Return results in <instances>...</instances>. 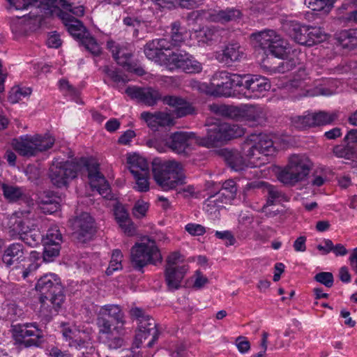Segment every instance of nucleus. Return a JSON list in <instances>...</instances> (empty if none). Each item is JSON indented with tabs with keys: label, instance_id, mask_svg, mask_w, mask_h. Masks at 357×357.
Wrapping results in <instances>:
<instances>
[{
	"label": "nucleus",
	"instance_id": "f257e3e1",
	"mask_svg": "<svg viewBox=\"0 0 357 357\" xmlns=\"http://www.w3.org/2000/svg\"><path fill=\"white\" fill-rule=\"evenodd\" d=\"M78 173L89 178V158L82 157L71 161L56 158L52 161L50 167L49 177L54 185L62 188L66 186Z\"/></svg>",
	"mask_w": 357,
	"mask_h": 357
},
{
	"label": "nucleus",
	"instance_id": "f03ea898",
	"mask_svg": "<svg viewBox=\"0 0 357 357\" xmlns=\"http://www.w3.org/2000/svg\"><path fill=\"white\" fill-rule=\"evenodd\" d=\"M152 172L154 181L163 190H172L185 183L183 167L179 162L155 158L152 162Z\"/></svg>",
	"mask_w": 357,
	"mask_h": 357
},
{
	"label": "nucleus",
	"instance_id": "7ed1b4c3",
	"mask_svg": "<svg viewBox=\"0 0 357 357\" xmlns=\"http://www.w3.org/2000/svg\"><path fill=\"white\" fill-rule=\"evenodd\" d=\"M211 112L238 121H246L255 126L261 123L266 119L262 107L255 105H245L241 107L233 105L212 104L209 105Z\"/></svg>",
	"mask_w": 357,
	"mask_h": 357
},
{
	"label": "nucleus",
	"instance_id": "20e7f679",
	"mask_svg": "<svg viewBox=\"0 0 357 357\" xmlns=\"http://www.w3.org/2000/svg\"><path fill=\"white\" fill-rule=\"evenodd\" d=\"M162 261V255L154 240L137 243L131 248L130 262L137 270L141 271L148 264L156 266Z\"/></svg>",
	"mask_w": 357,
	"mask_h": 357
},
{
	"label": "nucleus",
	"instance_id": "39448f33",
	"mask_svg": "<svg viewBox=\"0 0 357 357\" xmlns=\"http://www.w3.org/2000/svg\"><path fill=\"white\" fill-rule=\"evenodd\" d=\"M312 167V162L305 155H292L287 166L278 176L284 184L293 185L304 179Z\"/></svg>",
	"mask_w": 357,
	"mask_h": 357
},
{
	"label": "nucleus",
	"instance_id": "423d86ee",
	"mask_svg": "<svg viewBox=\"0 0 357 357\" xmlns=\"http://www.w3.org/2000/svg\"><path fill=\"white\" fill-rule=\"evenodd\" d=\"M55 139L50 134L44 135L22 136L20 139H14L13 146L15 150L22 156H33L39 152L50 149Z\"/></svg>",
	"mask_w": 357,
	"mask_h": 357
},
{
	"label": "nucleus",
	"instance_id": "0eeeda50",
	"mask_svg": "<svg viewBox=\"0 0 357 357\" xmlns=\"http://www.w3.org/2000/svg\"><path fill=\"white\" fill-rule=\"evenodd\" d=\"M96 324L99 333H109L112 331V326L115 325L114 330L120 333L123 329L125 316L121 307L118 305H105L102 306L98 312Z\"/></svg>",
	"mask_w": 357,
	"mask_h": 357
},
{
	"label": "nucleus",
	"instance_id": "6e6552de",
	"mask_svg": "<svg viewBox=\"0 0 357 357\" xmlns=\"http://www.w3.org/2000/svg\"><path fill=\"white\" fill-rule=\"evenodd\" d=\"M130 315L136 319L139 322L138 331L136 333L134 344L139 348L143 342L151 337L148 343V347H151L157 341L159 332L157 329V324L155 320L140 308L135 307L131 309Z\"/></svg>",
	"mask_w": 357,
	"mask_h": 357
},
{
	"label": "nucleus",
	"instance_id": "1a4fd4ad",
	"mask_svg": "<svg viewBox=\"0 0 357 357\" xmlns=\"http://www.w3.org/2000/svg\"><path fill=\"white\" fill-rule=\"evenodd\" d=\"M15 342L24 347H40L44 342L43 331L36 322H26L12 326Z\"/></svg>",
	"mask_w": 357,
	"mask_h": 357
},
{
	"label": "nucleus",
	"instance_id": "9d476101",
	"mask_svg": "<svg viewBox=\"0 0 357 357\" xmlns=\"http://www.w3.org/2000/svg\"><path fill=\"white\" fill-rule=\"evenodd\" d=\"M284 28L295 42L302 45L312 46L326 39V35L318 27L289 22L284 25Z\"/></svg>",
	"mask_w": 357,
	"mask_h": 357
},
{
	"label": "nucleus",
	"instance_id": "9b49d317",
	"mask_svg": "<svg viewBox=\"0 0 357 357\" xmlns=\"http://www.w3.org/2000/svg\"><path fill=\"white\" fill-rule=\"evenodd\" d=\"M251 38L264 50L278 58H282L286 54L287 43L274 30H264L253 33Z\"/></svg>",
	"mask_w": 357,
	"mask_h": 357
},
{
	"label": "nucleus",
	"instance_id": "f8f14e48",
	"mask_svg": "<svg viewBox=\"0 0 357 357\" xmlns=\"http://www.w3.org/2000/svg\"><path fill=\"white\" fill-rule=\"evenodd\" d=\"M242 75L227 71L216 72L211 78L213 93L217 96L229 97L233 94L232 89L242 86Z\"/></svg>",
	"mask_w": 357,
	"mask_h": 357
},
{
	"label": "nucleus",
	"instance_id": "ddd939ff",
	"mask_svg": "<svg viewBox=\"0 0 357 357\" xmlns=\"http://www.w3.org/2000/svg\"><path fill=\"white\" fill-rule=\"evenodd\" d=\"M59 17L69 33L78 42L79 45L86 50H89V31L82 22L66 12H61Z\"/></svg>",
	"mask_w": 357,
	"mask_h": 357
},
{
	"label": "nucleus",
	"instance_id": "4468645a",
	"mask_svg": "<svg viewBox=\"0 0 357 357\" xmlns=\"http://www.w3.org/2000/svg\"><path fill=\"white\" fill-rule=\"evenodd\" d=\"M97 191L104 199H114L110 185L100 171V163L98 159L91 156V191Z\"/></svg>",
	"mask_w": 357,
	"mask_h": 357
},
{
	"label": "nucleus",
	"instance_id": "2eb2a0df",
	"mask_svg": "<svg viewBox=\"0 0 357 357\" xmlns=\"http://www.w3.org/2000/svg\"><path fill=\"white\" fill-rule=\"evenodd\" d=\"M166 66L170 70L181 69L187 73H199L202 69V64L187 53L172 52L169 54Z\"/></svg>",
	"mask_w": 357,
	"mask_h": 357
},
{
	"label": "nucleus",
	"instance_id": "dca6fc26",
	"mask_svg": "<svg viewBox=\"0 0 357 357\" xmlns=\"http://www.w3.org/2000/svg\"><path fill=\"white\" fill-rule=\"evenodd\" d=\"M35 289L40 296H65L60 278L52 273L41 276L38 280Z\"/></svg>",
	"mask_w": 357,
	"mask_h": 357
},
{
	"label": "nucleus",
	"instance_id": "f3484780",
	"mask_svg": "<svg viewBox=\"0 0 357 357\" xmlns=\"http://www.w3.org/2000/svg\"><path fill=\"white\" fill-rule=\"evenodd\" d=\"M172 47V44L167 38H156L144 45V52L149 59L166 65L169 55L165 51L170 50Z\"/></svg>",
	"mask_w": 357,
	"mask_h": 357
},
{
	"label": "nucleus",
	"instance_id": "a211bd4d",
	"mask_svg": "<svg viewBox=\"0 0 357 357\" xmlns=\"http://www.w3.org/2000/svg\"><path fill=\"white\" fill-rule=\"evenodd\" d=\"M65 301V296H40L39 316L46 321H49L56 315Z\"/></svg>",
	"mask_w": 357,
	"mask_h": 357
},
{
	"label": "nucleus",
	"instance_id": "6ab92c4d",
	"mask_svg": "<svg viewBox=\"0 0 357 357\" xmlns=\"http://www.w3.org/2000/svg\"><path fill=\"white\" fill-rule=\"evenodd\" d=\"M8 225L18 235L30 231V228L33 229V227H36L34 215L29 211H15L9 218Z\"/></svg>",
	"mask_w": 357,
	"mask_h": 357
},
{
	"label": "nucleus",
	"instance_id": "aec40b11",
	"mask_svg": "<svg viewBox=\"0 0 357 357\" xmlns=\"http://www.w3.org/2000/svg\"><path fill=\"white\" fill-rule=\"evenodd\" d=\"M126 93L131 98L137 99L139 102L148 106H153L162 99V94L160 91L152 87L128 86Z\"/></svg>",
	"mask_w": 357,
	"mask_h": 357
},
{
	"label": "nucleus",
	"instance_id": "412c9836",
	"mask_svg": "<svg viewBox=\"0 0 357 357\" xmlns=\"http://www.w3.org/2000/svg\"><path fill=\"white\" fill-rule=\"evenodd\" d=\"M199 144V137L194 132H176L166 140V145L172 151L177 153H184L192 142Z\"/></svg>",
	"mask_w": 357,
	"mask_h": 357
},
{
	"label": "nucleus",
	"instance_id": "4be33fe9",
	"mask_svg": "<svg viewBox=\"0 0 357 357\" xmlns=\"http://www.w3.org/2000/svg\"><path fill=\"white\" fill-rule=\"evenodd\" d=\"M227 141L224 123L213 124L207 130L205 137H199V144L206 147L218 146Z\"/></svg>",
	"mask_w": 357,
	"mask_h": 357
},
{
	"label": "nucleus",
	"instance_id": "5701e85b",
	"mask_svg": "<svg viewBox=\"0 0 357 357\" xmlns=\"http://www.w3.org/2000/svg\"><path fill=\"white\" fill-rule=\"evenodd\" d=\"M71 226L77 243H86L89 240V214L82 213L73 220Z\"/></svg>",
	"mask_w": 357,
	"mask_h": 357
},
{
	"label": "nucleus",
	"instance_id": "b1692460",
	"mask_svg": "<svg viewBox=\"0 0 357 357\" xmlns=\"http://www.w3.org/2000/svg\"><path fill=\"white\" fill-rule=\"evenodd\" d=\"M25 258V250L23 244L13 243L4 250L2 261L8 267L13 266V270L14 271L16 266L20 264L22 261H24Z\"/></svg>",
	"mask_w": 357,
	"mask_h": 357
},
{
	"label": "nucleus",
	"instance_id": "393cba45",
	"mask_svg": "<svg viewBox=\"0 0 357 357\" xmlns=\"http://www.w3.org/2000/svg\"><path fill=\"white\" fill-rule=\"evenodd\" d=\"M114 215L120 228L128 236H133L135 234V227L131 220L129 213L125 206L116 202L114 206Z\"/></svg>",
	"mask_w": 357,
	"mask_h": 357
},
{
	"label": "nucleus",
	"instance_id": "a878e982",
	"mask_svg": "<svg viewBox=\"0 0 357 357\" xmlns=\"http://www.w3.org/2000/svg\"><path fill=\"white\" fill-rule=\"evenodd\" d=\"M241 153L244 155L248 166L252 167H260L265 163V159L256 145L249 138L246 139L241 144Z\"/></svg>",
	"mask_w": 357,
	"mask_h": 357
},
{
	"label": "nucleus",
	"instance_id": "bb28decb",
	"mask_svg": "<svg viewBox=\"0 0 357 357\" xmlns=\"http://www.w3.org/2000/svg\"><path fill=\"white\" fill-rule=\"evenodd\" d=\"M188 270V266L185 264L175 268L165 269V280L169 290H176L181 287L182 280Z\"/></svg>",
	"mask_w": 357,
	"mask_h": 357
},
{
	"label": "nucleus",
	"instance_id": "cd10ccee",
	"mask_svg": "<svg viewBox=\"0 0 357 357\" xmlns=\"http://www.w3.org/2000/svg\"><path fill=\"white\" fill-rule=\"evenodd\" d=\"M40 259V255L36 251H31L29 258H25L24 261L15 266L14 271H17L16 275L20 276L22 279H26L40 266L38 260Z\"/></svg>",
	"mask_w": 357,
	"mask_h": 357
},
{
	"label": "nucleus",
	"instance_id": "c85d7f7f",
	"mask_svg": "<svg viewBox=\"0 0 357 357\" xmlns=\"http://www.w3.org/2000/svg\"><path fill=\"white\" fill-rule=\"evenodd\" d=\"M242 86L252 93H261L268 91L271 84L268 79L260 75H242Z\"/></svg>",
	"mask_w": 357,
	"mask_h": 357
},
{
	"label": "nucleus",
	"instance_id": "c756f323",
	"mask_svg": "<svg viewBox=\"0 0 357 357\" xmlns=\"http://www.w3.org/2000/svg\"><path fill=\"white\" fill-rule=\"evenodd\" d=\"M309 77L303 68H300L294 77L287 83L286 89L291 93L298 92L300 96L305 95L304 92L308 86Z\"/></svg>",
	"mask_w": 357,
	"mask_h": 357
},
{
	"label": "nucleus",
	"instance_id": "7c9ffc66",
	"mask_svg": "<svg viewBox=\"0 0 357 357\" xmlns=\"http://www.w3.org/2000/svg\"><path fill=\"white\" fill-rule=\"evenodd\" d=\"M107 45L117 63L126 67L132 56V51L128 49V45H121L113 40L108 41Z\"/></svg>",
	"mask_w": 357,
	"mask_h": 357
},
{
	"label": "nucleus",
	"instance_id": "2f4dec72",
	"mask_svg": "<svg viewBox=\"0 0 357 357\" xmlns=\"http://www.w3.org/2000/svg\"><path fill=\"white\" fill-rule=\"evenodd\" d=\"M141 118L144 120L149 126L155 128L160 126H170L174 124V119L169 114L156 112L151 113L144 112L141 114Z\"/></svg>",
	"mask_w": 357,
	"mask_h": 357
},
{
	"label": "nucleus",
	"instance_id": "473e14b6",
	"mask_svg": "<svg viewBox=\"0 0 357 357\" xmlns=\"http://www.w3.org/2000/svg\"><path fill=\"white\" fill-rule=\"evenodd\" d=\"M38 202L45 213H52L59 208L61 198L52 191H45L38 196Z\"/></svg>",
	"mask_w": 357,
	"mask_h": 357
},
{
	"label": "nucleus",
	"instance_id": "72a5a7b5",
	"mask_svg": "<svg viewBox=\"0 0 357 357\" xmlns=\"http://www.w3.org/2000/svg\"><path fill=\"white\" fill-rule=\"evenodd\" d=\"M127 162L133 176H137L141 173L144 175L149 173V164L144 157L135 153L128 157Z\"/></svg>",
	"mask_w": 357,
	"mask_h": 357
},
{
	"label": "nucleus",
	"instance_id": "f704fd0d",
	"mask_svg": "<svg viewBox=\"0 0 357 357\" xmlns=\"http://www.w3.org/2000/svg\"><path fill=\"white\" fill-rule=\"evenodd\" d=\"M224 29L215 26H206L200 29L197 33L199 42L211 45L221 40Z\"/></svg>",
	"mask_w": 357,
	"mask_h": 357
},
{
	"label": "nucleus",
	"instance_id": "c9c22d12",
	"mask_svg": "<svg viewBox=\"0 0 357 357\" xmlns=\"http://www.w3.org/2000/svg\"><path fill=\"white\" fill-rule=\"evenodd\" d=\"M241 16L239 10L235 8H227L226 10H220L214 11L209 15V19L212 22H220L222 24L231 21H234Z\"/></svg>",
	"mask_w": 357,
	"mask_h": 357
},
{
	"label": "nucleus",
	"instance_id": "e433bc0d",
	"mask_svg": "<svg viewBox=\"0 0 357 357\" xmlns=\"http://www.w3.org/2000/svg\"><path fill=\"white\" fill-rule=\"evenodd\" d=\"M333 153L338 158L347 160H357V144L350 143L347 141L346 144H339L333 148Z\"/></svg>",
	"mask_w": 357,
	"mask_h": 357
},
{
	"label": "nucleus",
	"instance_id": "4c0bfd02",
	"mask_svg": "<svg viewBox=\"0 0 357 357\" xmlns=\"http://www.w3.org/2000/svg\"><path fill=\"white\" fill-rule=\"evenodd\" d=\"M248 138L252 140L254 145H256V147L266 160L268 155V152L273 148V142L271 139L265 134L252 135Z\"/></svg>",
	"mask_w": 357,
	"mask_h": 357
},
{
	"label": "nucleus",
	"instance_id": "58836bf2",
	"mask_svg": "<svg viewBox=\"0 0 357 357\" xmlns=\"http://www.w3.org/2000/svg\"><path fill=\"white\" fill-rule=\"evenodd\" d=\"M243 56V51L238 43L227 45L223 50L222 61L227 63L238 61Z\"/></svg>",
	"mask_w": 357,
	"mask_h": 357
},
{
	"label": "nucleus",
	"instance_id": "ea45409f",
	"mask_svg": "<svg viewBox=\"0 0 357 357\" xmlns=\"http://www.w3.org/2000/svg\"><path fill=\"white\" fill-rule=\"evenodd\" d=\"M226 159L229 166L235 171L242 170L244 167H248L245 158L241 151H230L227 153Z\"/></svg>",
	"mask_w": 357,
	"mask_h": 357
},
{
	"label": "nucleus",
	"instance_id": "a19ab883",
	"mask_svg": "<svg viewBox=\"0 0 357 357\" xmlns=\"http://www.w3.org/2000/svg\"><path fill=\"white\" fill-rule=\"evenodd\" d=\"M59 87L60 91L68 100H73L78 104L82 103L79 98V91L70 85L68 80L64 79L59 80Z\"/></svg>",
	"mask_w": 357,
	"mask_h": 357
},
{
	"label": "nucleus",
	"instance_id": "79ce46f5",
	"mask_svg": "<svg viewBox=\"0 0 357 357\" xmlns=\"http://www.w3.org/2000/svg\"><path fill=\"white\" fill-rule=\"evenodd\" d=\"M264 192L267 193V205H273L277 202H287V197L277 187L269 183L266 185Z\"/></svg>",
	"mask_w": 357,
	"mask_h": 357
},
{
	"label": "nucleus",
	"instance_id": "37998d69",
	"mask_svg": "<svg viewBox=\"0 0 357 357\" xmlns=\"http://www.w3.org/2000/svg\"><path fill=\"white\" fill-rule=\"evenodd\" d=\"M20 236V238L30 247L37 246L40 241L43 242V238L40 231L36 229V227H33V229L30 228V231L22 233Z\"/></svg>",
	"mask_w": 357,
	"mask_h": 357
},
{
	"label": "nucleus",
	"instance_id": "c03bdc74",
	"mask_svg": "<svg viewBox=\"0 0 357 357\" xmlns=\"http://www.w3.org/2000/svg\"><path fill=\"white\" fill-rule=\"evenodd\" d=\"M185 29L181 26L179 21H176L171 24V41L172 46L179 45L184 41Z\"/></svg>",
	"mask_w": 357,
	"mask_h": 357
},
{
	"label": "nucleus",
	"instance_id": "a18cd8bd",
	"mask_svg": "<svg viewBox=\"0 0 357 357\" xmlns=\"http://www.w3.org/2000/svg\"><path fill=\"white\" fill-rule=\"evenodd\" d=\"M63 241L62 234L57 225L51 226L43 238V243H48L52 245H59Z\"/></svg>",
	"mask_w": 357,
	"mask_h": 357
},
{
	"label": "nucleus",
	"instance_id": "49530a36",
	"mask_svg": "<svg viewBox=\"0 0 357 357\" xmlns=\"http://www.w3.org/2000/svg\"><path fill=\"white\" fill-rule=\"evenodd\" d=\"M291 122L293 126L299 130H304L310 127H314L312 113L306 115L292 117Z\"/></svg>",
	"mask_w": 357,
	"mask_h": 357
},
{
	"label": "nucleus",
	"instance_id": "de8ad7c7",
	"mask_svg": "<svg viewBox=\"0 0 357 357\" xmlns=\"http://www.w3.org/2000/svg\"><path fill=\"white\" fill-rule=\"evenodd\" d=\"M2 190L4 197L11 202L18 200L23 195L22 188L13 185L3 183Z\"/></svg>",
	"mask_w": 357,
	"mask_h": 357
},
{
	"label": "nucleus",
	"instance_id": "09e8293b",
	"mask_svg": "<svg viewBox=\"0 0 357 357\" xmlns=\"http://www.w3.org/2000/svg\"><path fill=\"white\" fill-rule=\"evenodd\" d=\"M314 126H319L332 123L337 118L336 113H328L324 111L312 113Z\"/></svg>",
	"mask_w": 357,
	"mask_h": 357
},
{
	"label": "nucleus",
	"instance_id": "8fccbe9b",
	"mask_svg": "<svg viewBox=\"0 0 357 357\" xmlns=\"http://www.w3.org/2000/svg\"><path fill=\"white\" fill-rule=\"evenodd\" d=\"M335 0H305V3L313 10L329 12Z\"/></svg>",
	"mask_w": 357,
	"mask_h": 357
},
{
	"label": "nucleus",
	"instance_id": "3c124183",
	"mask_svg": "<svg viewBox=\"0 0 357 357\" xmlns=\"http://www.w3.org/2000/svg\"><path fill=\"white\" fill-rule=\"evenodd\" d=\"M123 255L120 250L113 251L109 265L106 270L107 275H111L114 271L121 269Z\"/></svg>",
	"mask_w": 357,
	"mask_h": 357
},
{
	"label": "nucleus",
	"instance_id": "603ef678",
	"mask_svg": "<svg viewBox=\"0 0 357 357\" xmlns=\"http://www.w3.org/2000/svg\"><path fill=\"white\" fill-rule=\"evenodd\" d=\"M100 333L106 335L103 342L109 349H117L124 344L123 338L119 336H114L112 331L109 333Z\"/></svg>",
	"mask_w": 357,
	"mask_h": 357
},
{
	"label": "nucleus",
	"instance_id": "864d4df0",
	"mask_svg": "<svg viewBox=\"0 0 357 357\" xmlns=\"http://www.w3.org/2000/svg\"><path fill=\"white\" fill-rule=\"evenodd\" d=\"M224 128H225L227 141L233 138L240 137L245 133V129L236 124L224 123Z\"/></svg>",
	"mask_w": 357,
	"mask_h": 357
},
{
	"label": "nucleus",
	"instance_id": "5fc2aeb1",
	"mask_svg": "<svg viewBox=\"0 0 357 357\" xmlns=\"http://www.w3.org/2000/svg\"><path fill=\"white\" fill-rule=\"evenodd\" d=\"M78 333H83L84 335V337L79 336V337L69 342L68 345L70 347H75L77 350H82V349H87L88 341L89 340V334L86 332L84 329H79Z\"/></svg>",
	"mask_w": 357,
	"mask_h": 357
},
{
	"label": "nucleus",
	"instance_id": "6e6d98bb",
	"mask_svg": "<svg viewBox=\"0 0 357 357\" xmlns=\"http://www.w3.org/2000/svg\"><path fill=\"white\" fill-rule=\"evenodd\" d=\"M222 190L223 192L220 194L221 195H225L229 199H234L237 192L236 182L231 179L225 181L222 184Z\"/></svg>",
	"mask_w": 357,
	"mask_h": 357
},
{
	"label": "nucleus",
	"instance_id": "4d7b16f0",
	"mask_svg": "<svg viewBox=\"0 0 357 357\" xmlns=\"http://www.w3.org/2000/svg\"><path fill=\"white\" fill-rule=\"evenodd\" d=\"M314 279L328 288L332 287L334 282L333 275L330 272H320L314 275Z\"/></svg>",
	"mask_w": 357,
	"mask_h": 357
},
{
	"label": "nucleus",
	"instance_id": "13d9d810",
	"mask_svg": "<svg viewBox=\"0 0 357 357\" xmlns=\"http://www.w3.org/2000/svg\"><path fill=\"white\" fill-rule=\"evenodd\" d=\"M44 245V252L43 256L44 259L47 261H50L52 258L56 257L59 254L61 244L59 245H52L48 243H43Z\"/></svg>",
	"mask_w": 357,
	"mask_h": 357
},
{
	"label": "nucleus",
	"instance_id": "bf43d9fd",
	"mask_svg": "<svg viewBox=\"0 0 357 357\" xmlns=\"http://www.w3.org/2000/svg\"><path fill=\"white\" fill-rule=\"evenodd\" d=\"M149 208V204L143 200H138L132 208V215L137 218H142L146 215Z\"/></svg>",
	"mask_w": 357,
	"mask_h": 357
},
{
	"label": "nucleus",
	"instance_id": "052dcab7",
	"mask_svg": "<svg viewBox=\"0 0 357 357\" xmlns=\"http://www.w3.org/2000/svg\"><path fill=\"white\" fill-rule=\"evenodd\" d=\"M174 112L176 116L181 118L193 114L195 109L190 103L183 99L181 105H179Z\"/></svg>",
	"mask_w": 357,
	"mask_h": 357
},
{
	"label": "nucleus",
	"instance_id": "680f3d73",
	"mask_svg": "<svg viewBox=\"0 0 357 357\" xmlns=\"http://www.w3.org/2000/svg\"><path fill=\"white\" fill-rule=\"evenodd\" d=\"M181 255L179 252H173L170 253L166 259V265L165 269L175 268L181 266L178 263L183 261Z\"/></svg>",
	"mask_w": 357,
	"mask_h": 357
},
{
	"label": "nucleus",
	"instance_id": "e2e57ef3",
	"mask_svg": "<svg viewBox=\"0 0 357 357\" xmlns=\"http://www.w3.org/2000/svg\"><path fill=\"white\" fill-rule=\"evenodd\" d=\"M149 175L143 174H139L137 176H134L136 180L137 189L140 192H146L149 190Z\"/></svg>",
	"mask_w": 357,
	"mask_h": 357
},
{
	"label": "nucleus",
	"instance_id": "0e129e2a",
	"mask_svg": "<svg viewBox=\"0 0 357 357\" xmlns=\"http://www.w3.org/2000/svg\"><path fill=\"white\" fill-rule=\"evenodd\" d=\"M10 5L13 6L16 10L27 9L29 6L34 5L40 0H7Z\"/></svg>",
	"mask_w": 357,
	"mask_h": 357
},
{
	"label": "nucleus",
	"instance_id": "69168bd1",
	"mask_svg": "<svg viewBox=\"0 0 357 357\" xmlns=\"http://www.w3.org/2000/svg\"><path fill=\"white\" fill-rule=\"evenodd\" d=\"M185 229L192 236H202L206 231L204 226L195 223L187 224Z\"/></svg>",
	"mask_w": 357,
	"mask_h": 357
},
{
	"label": "nucleus",
	"instance_id": "338daca9",
	"mask_svg": "<svg viewBox=\"0 0 357 357\" xmlns=\"http://www.w3.org/2000/svg\"><path fill=\"white\" fill-rule=\"evenodd\" d=\"M104 72L107 74V75L112 79V80L116 83H126L127 80L119 74V73L116 70L109 68L108 66H105L104 68Z\"/></svg>",
	"mask_w": 357,
	"mask_h": 357
},
{
	"label": "nucleus",
	"instance_id": "774afa93",
	"mask_svg": "<svg viewBox=\"0 0 357 357\" xmlns=\"http://www.w3.org/2000/svg\"><path fill=\"white\" fill-rule=\"evenodd\" d=\"M170 356L172 357H187L188 353L185 345L183 343L176 344L172 349Z\"/></svg>",
	"mask_w": 357,
	"mask_h": 357
}]
</instances>
